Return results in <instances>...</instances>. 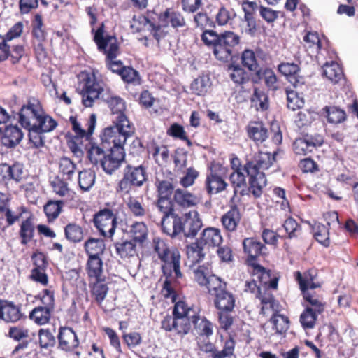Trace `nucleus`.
<instances>
[{
  "label": "nucleus",
  "mask_w": 358,
  "mask_h": 358,
  "mask_svg": "<svg viewBox=\"0 0 358 358\" xmlns=\"http://www.w3.org/2000/svg\"><path fill=\"white\" fill-rule=\"evenodd\" d=\"M134 133L135 128L127 117L120 115L115 122V125L104 129L101 136L103 142L107 143L108 149L106 150L109 151L108 155L122 163L125 159L124 145Z\"/></svg>",
  "instance_id": "f257e3e1"
},
{
  "label": "nucleus",
  "mask_w": 358,
  "mask_h": 358,
  "mask_svg": "<svg viewBox=\"0 0 358 358\" xmlns=\"http://www.w3.org/2000/svg\"><path fill=\"white\" fill-rule=\"evenodd\" d=\"M16 115L24 128L46 129L48 125L57 126V122L45 112L41 102L34 98L29 99L17 113L12 111L9 115L1 108V123L10 121L11 118L15 119Z\"/></svg>",
  "instance_id": "f03ea898"
},
{
  "label": "nucleus",
  "mask_w": 358,
  "mask_h": 358,
  "mask_svg": "<svg viewBox=\"0 0 358 358\" xmlns=\"http://www.w3.org/2000/svg\"><path fill=\"white\" fill-rule=\"evenodd\" d=\"M276 154L258 152L244 165L243 170L249 176V190L256 198L261 196L263 188L266 185L267 181L264 171L272 166L275 160Z\"/></svg>",
  "instance_id": "7ed1b4c3"
},
{
  "label": "nucleus",
  "mask_w": 358,
  "mask_h": 358,
  "mask_svg": "<svg viewBox=\"0 0 358 358\" xmlns=\"http://www.w3.org/2000/svg\"><path fill=\"white\" fill-rule=\"evenodd\" d=\"M196 312L187 306L185 302L176 303L173 310V317L166 316L161 322V327L166 331H175L183 336L191 330L190 320Z\"/></svg>",
  "instance_id": "20e7f679"
},
{
  "label": "nucleus",
  "mask_w": 358,
  "mask_h": 358,
  "mask_svg": "<svg viewBox=\"0 0 358 358\" xmlns=\"http://www.w3.org/2000/svg\"><path fill=\"white\" fill-rule=\"evenodd\" d=\"M153 248L158 258L164 264L162 269L164 275L171 276L173 271L177 278H180L182 274L180 271V254L178 250L170 247L165 241L159 238L153 239Z\"/></svg>",
  "instance_id": "39448f33"
},
{
  "label": "nucleus",
  "mask_w": 358,
  "mask_h": 358,
  "mask_svg": "<svg viewBox=\"0 0 358 358\" xmlns=\"http://www.w3.org/2000/svg\"><path fill=\"white\" fill-rule=\"evenodd\" d=\"M148 180L146 168L143 165L127 164L122 170L117 192L129 194L134 189L141 187Z\"/></svg>",
  "instance_id": "423d86ee"
},
{
  "label": "nucleus",
  "mask_w": 358,
  "mask_h": 358,
  "mask_svg": "<svg viewBox=\"0 0 358 358\" xmlns=\"http://www.w3.org/2000/svg\"><path fill=\"white\" fill-rule=\"evenodd\" d=\"M79 79L82 103L85 107H91L104 92L105 84L94 74L81 73Z\"/></svg>",
  "instance_id": "0eeeda50"
},
{
  "label": "nucleus",
  "mask_w": 358,
  "mask_h": 358,
  "mask_svg": "<svg viewBox=\"0 0 358 358\" xmlns=\"http://www.w3.org/2000/svg\"><path fill=\"white\" fill-rule=\"evenodd\" d=\"M296 280L303 292L304 299L308 303L305 308H309L314 311L322 313L324 309V304L308 292L309 289H313L320 286L319 284L314 282L313 275L310 272H306L301 275L298 271L296 272Z\"/></svg>",
  "instance_id": "6e6552de"
},
{
  "label": "nucleus",
  "mask_w": 358,
  "mask_h": 358,
  "mask_svg": "<svg viewBox=\"0 0 358 358\" xmlns=\"http://www.w3.org/2000/svg\"><path fill=\"white\" fill-rule=\"evenodd\" d=\"M117 216V213L108 208L101 210L94 215V226L106 238H112L115 234Z\"/></svg>",
  "instance_id": "1a4fd4ad"
},
{
  "label": "nucleus",
  "mask_w": 358,
  "mask_h": 358,
  "mask_svg": "<svg viewBox=\"0 0 358 358\" xmlns=\"http://www.w3.org/2000/svg\"><path fill=\"white\" fill-rule=\"evenodd\" d=\"M203 226L199 213L196 210L182 213L181 234L186 238H194Z\"/></svg>",
  "instance_id": "9d476101"
},
{
  "label": "nucleus",
  "mask_w": 358,
  "mask_h": 358,
  "mask_svg": "<svg viewBox=\"0 0 358 358\" xmlns=\"http://www.w3.org/2000/svg\"><path fill=\"white\" fill-rule=\"evenodd\" d=\"M323 138L320 134H306L301 138H296L293 143V150L296 155H306L316 147L321 146Z\"/></svg>",
  "instance_id": "9b49d317"
},
{
  "label": "nucleus",
  "mask_w": 358,
  "mask_h": 358,
  "mask_svg": "<svg viewBox=\"0 0 358 358\" xmlns=\"http://www.w3.org/2000/svg\"><path fill=\"white\" fill-rule=\"evenodd\" d=\"M115 38L111 36H103V24L95 31L94 40L100 51H104L106 54V59H114L117 56L118 45L116 43L112 42Z\"/></svg>",
  "instance_id": "f8f14e48"
},
{
  "label": "nucleus",
  "mask_w": 358,
  "mask_h": 358,
  "mask_svg": "<svg viewBox=\"0 0 358 358\" xmlns=\"http://www.w3.org/2000/svg\"><path fill=\"white\" fill-rule=\"evenodd\" d=\"M181 217L175 212L163 215L161 221V227L163 233L171 238L181 234Z\"/></svg>",
  "instance_id": "ddd939ff"
},
{
  "label": "nucleus",
  "mask_w": 358,
  "mask_h": 358,
  "mask_svg": "<svg viewBox=\"0 0 358 358\" xmlns=\"http://www.w3.org/2000/svg\"><path fill=\"white\" fill-rule=\"evenodd\" d=\"M69 122L71 124L72 130L75 133V138L77 140L80 138H86L88 140L94 133L96 123V116L94 113L90 115L85 125L87 129L82 127L81 124L78 121L76 116H71L69 117Z\"/></svg>",
  "instance_id": "4468645a"
},
{
  "label": "nucleus",
  "mask_w": 358,
  "mask_h": 358,
  "mask_svg": "<svg viewBox=\"0 0 358 358\" xmlns=\"http://www.w3.org/2000/svg\"><path fill=\"white\" fill-rule=\"evenodd\" d=\"M216 166H212L210 172L207 175L205 186L208 194H216L224 190L227 186V183L222 177L216 171Z\"/></svg>",
  "instance_id": "2eb2a0df"
},
{
  "label": "nucleus",
  "mask_w": 358,
  "mask_h": 358,
  "mask_svg": "<svg viewBox=\"0 0 358 358\" xmlns=\"http://www.w3.org/2000/svg\"><path fill=\"white\" fill-rule=\"evenodd\" d=\"M59 347L65 351H71L79 345L78 336L70 327H61L58 335Z\"/></svg>",
  "instance_id": "dca6fc26"
},
{
  "label": "nucleus",
  "mask_w": 358,
  "mask_h": 358,
  "mask_svg": "<svg viewBox=\"0 0 358 358\" xmlns=\"http://www.w3.org/2000/svg\"><path fill=\"white\" fill-rule=\"evenodd\" d=\"M23 138L21 129L17 125H8L1 131V144L7 148H15Z\"/></svg>",
  "instance_id": "f3484780"
},
{
  "label": "nucleus",
  "mask_w": 358,
  "mask_h": 358,
  "mask_svg": "<svg viewBox=\"0 0 358 358\" xmlns=\"http://www.w3.org/2000/svg\"><path fill=\"white\" fill-rule=\"evenodd\" d=\"M198 239L208 251L211 248L219 246L223 240L220 230L215 227H208L203 229Z\"/></svg>",
  "instance_id": "a211bd4d"
},
{
  "label": "nucleus",
  "mask_w": 358,
  "mask_h": 358,
  "mask_svg": "<svg viewBox=\"0 0 358 358\" xmlns=\"http://www.w3.org/2000/svg\"><path fill=\"white\" fill-rule=\"evenodd\" d=\"M24 317L20 306L13 302L1 300V320L6 322L15 323Z\"/></svg>",
  "instance_id": "6ab92c4d"
},
{
  "label": "nucleus",
  "mask_w": 358,
  "mask_h": 358,
  "mask_svg": "<svg viewBox=\"0 0 358 358\" xmlns=\"http://www.w3.org/2000/svg\"><path fill=\"white\" fill-rule=\"evenodd\" d=\"M243 246L244 252L248 255L250 260H255L267 252V248L265 245L253 238H245L243 241Z\"/></svg>",
  "instance_id": "aec40b11"
},
{
  "label": "nucleus",
  "mask_w": 358,
  "mask_h": 358,
  "mask_svg": "<svg viewBox=\"0 0 358 358\" xmlns=\"http://www.w3.org/2000/svg\"><path fill=\"white\" fill-rule=\"evenodd\" d=\"M24 212V207L12 206L8 201L3 202L1 199V219L6 220L7 227L12 226L18 221Z\"/></svg>",
  "instance_id": "412c9836"
},
{
  "label": "nucleus",
  "mask_w": 358,
  "mask_h": 358,
  "mask_svg": "<svg viewBox=\"0 0 358 358\" xmlns=\"http://www.w3.org/2000/svg\"><path fill=\"white\" fill-rule=\"evenodd\" d=\"M87 157L90 162L94 165L101 164L103 157L106 155L105 150L108 149L107 143L101 140V145L96 143L90 142L86 145Z\"/></svg>",
  "instance_id": "4be33fe9"
},
{
  "label": "nucleus",
  "mask_w": 358,
  "mask_h": 358,
  "mask_svg": "<svg viewBox=\"0 0 358 358\" xmlns=\"http://www.w3.org/2000/svg\"><path fill=\"white\" fill-rule=\"evenodd\" d=\"M261 80H264L269 90L275 91L278 89L277 77L270 68L259 69L252 78V80L255 83H258Z\"/></svg>",
  "instance_id": "5701e85b"
},
{
  "label": "nucleus",
  "mask_w": 358,
  "mask_h": 358,
  "mask_svg": "<svg viewBox=\"0 0 358 358\" xmlns=\"http://www.w3.org/2000/svg\"><path fill=\"white\" fill-rule=\"evenodd\" d=\"M22 23L20 22H17L10 29L3 38L1 41V61L8 59V55L10 52V45H8L7 42L19 37L22 32Z\"/></svg>",
  "instance_id": "b1692460"
},
{
  "label": "nucleus",
  "mask_w": 358,
  "mask_h": 358,
  "mask_svg": "<svg viewBox=\"0 0 358 358\" xmlns=\"http://www.w3.org/2000/svg\"><path fill=\"white\" fill-rule=\"evenodd\" d=\"M24 166L22 164L15 162L12 165L1 164V176L4 180H13L17 182L22 179Z\"/></svg>",
  "instance_id": "393cba45"
},
{
  "label": "nucleus",
  "mask_w": 358,
  "mask_h": 358,
  "mask_svg": "<svg viewBox=\"0 0 358 358\" xmlns=\"http://www.w3.org/2000/svg\"><path fill=\"white\" fill-rule=\"evenodd\" d=\"M248 136L257 145L262 143L268 138V129L262 122H250L247 128Z\"/></svg>",
  "instance_id": "a878e982"
},
{
  "label": "nucleus",
  "mask_w": 358,
  "mask_h": 358,
  "mask_svg": "<svg viewBox=\"0 0 358 358\" xmlns=\"http://www.w3.org/2000/svg\"><path fill=\"white\" fill-rule=\"evenodd\" d=\"M215 307L222 311H231L234 307L235 299L231 293L225 289H220L215 294Z\"/></svg>",
  "instance_id": "bb28decb"
},
{
  "label": "nucleus",
  "mask_w": 358,
  "mask_h": 358,
  "mask_svg": "<svg viewBox=\"0 0 358 358\" xmlns=\"http://www.w3.org/2000/svg\"><path fill=\"white\" fill-rule=\"evenodd\" d=\"M207 251L206 248L200 243L198 238L195 242L186 245L187 258L193 264L201 262L204 259Z\"/></svg>",
  "instance_id": "cd10ccee"
},
{
  "label": "nucleus",
  "mask_w": 358,
  "mask_h": 358,
  "mask_svg": "<svg viewBox=\"0 0 358 358\" xmlns=\"http://www.w3.org/2000/svg\"><path fill=\"white\" fill-rule=\"evenodd\" d=\"M85 270L90 278L100 280L103 273V262L101 257H87Z\"/></svg>",
  "instance_id": "c85d7f7f"
},
{
  "label": "nucleus",
  "mask_w": 358,
  "mask_h": 358,
  "mask_svg": "<svg viewBox=\"0 0 358 358\" xmlns=\"http://www.w3.org/2000/svg\"><path fill=\"white\" fill-rule=\"evenodd\" d=\"M173 199L179 206L182 208H190L197 203V198L194 194L180 188L175 190Z\"/></svg>",
  "instance_id": "c756f323"
},
{
  "label": "nucleus",
  "mask_w": 358,
  "mask_h": 358,
  "mask_svg": "<svg viewBox=\"0 0 358 358\" xmlns=\"http://www.w3.org/2000/svg\"><path fill=\"white\" fill-rule=\"evenodd\" d=\"M241 220L240 212L237 207L234 206L222 217V224L228 231H234Z\"/></svg>",
  "instance_id": "7c9ffc66"
},
{
  "label": "nucleus",
  "mask_w": 358,
  "mask_h": 358,
  "mask_svg": "<svg viewBox=\"0 0 358 358\" xmlns=\"http://www.w3.org/2000/svg\"><path fill=\"white\" fill-rule=\"evenodd\" d=\"M131 28L135 31L139 32L145 29L146 27L149 29H151L154 31L153 36L159 41L160 36L157 34V31L160 29L159 26H155L148 17L144 15H134L133 17V22L131 25Z\"/></svg>",
  "instance_id": "2f4dec72"
},
{
  "label": "nucleus",
  "mask_w": 358,
  "mask_h": 358,
  "mask_svg": "<svg viewBox=\"0 0 358 358\" xmlns=\"http://www.w3.org/2000/svg\"><path fill=\"white\" fill-rule=\"evenodd\" d=\"M278 71L286 76L295 87L303 84V82L298 78L299 67L297 64L294 63H282L278 66Z\"/></svg>",
  "instance_id": "473e14b6"
},
{
  "label": "nucleus",
  "mask_w": 358,
  "mask_h": 358,
  "mask_svg": "<svg viewBox=\"0 0 358 358\" xmlns=\"http://www.w3.org/2000/svg\"><path fill=\"white\" fill-rule=\"evenodd\" d=\"M57 126L48 125L45 128L35 129V128H25L29 131V142L33 144L36 148L43 147L45 145L43 133L50 132L53 131Z\"/></svg>",
  "instance_id": "72a5a7b5"
},
{
  "label": "nucleus",
  "mask_w": 358,
  "mask_h": 358,
  "mask_svg": "<svg viewBox=\"0 0 358 358\" xmlns=\"http://www.w3.org/2000/svg\"><path fill=\"white\" fill-rule=\"evenodd\" d=\"M322 75L332 83H338L343 78V72L341 67L337 62H327L322 67Z\"/></svg>",
  "instance_id": "f704fd0d"
},
{
  "label": "nucleus",
  "mask_w": 358,
  "mask_h": 358,
  "mask_svg": "<svg viewBox=\"0 0 358 358\" xmlns=\"http://www.w3.org/2000/svg\"><path fill=\"white\" fill-rule=\"evenodd\" d=\"M84 248L87 257H102L105 250V243L101 239L90 238L85 241Z\"/></svg>",
  "instance_id": "c9c22d12"
},
{
  "label": "nucleus",
  "mask_w": 358,
  "mask_h": 358,
  "mask_svg": "<svg viewBox=\"0 0 358 358\" xmlns=\"http://www.w3.org/2000/svg\"><path fill=\"white\" fill-rule=\"evenodd\" d=\"M190 322L191 325L193 324L197 334L206 336L212 335V324L205 317H201L197 313L192 317Z\"/></svg>",
  "instance_id": "e433bc0d"
},
{
  "label": "nucleus",
  "mask_w": 358,
  "mask_h": 358,
  "mask_svg": "<svg viewBox=\"0 0 358 358\" xmlns=\"http://www.w3.org/2000/svg\"><path fill=\"white\" fill-rule=\"evenodd\" d=\"M236 14L234 9L227 8L222 5L218 9L215 14V25L225 26L228 24H231L234 19L236 17Z\"/></svg>",
  "instance_id": "4c0bfd02"
},
{
  "label": "nucleus",
  "mask_w": 358,
  "mask_h": 358,
  "mask_svg": "<svg viewBox=\"0 0 358 358\" xmlns=\"http://www.w3.org/2000/svg\"><path fill=\"white\" fill-rule=\"evenodd\" d=\"M322 111L325 114L327 121L329 123L340 124L344 122L346 119L345 112L334 106H326L323 108Z\"/></svg>",
  "instance_id": "58836bf2"
},
{
  "label": "nucleus",
  "mask_w": 358,
  "mask_h": 358,
  "mask_svg": "<svg viewBox=\"0 0 358 358\" xmlns=\"http://www.w3.org/2000/svg\"><path fill=\"white\" fill-rule=\"evenodd\" d=\"M148 229L146 224L143 222H134L129 229L132 241L143 243L148 237Z\"/></svg>",
  "instance_id": "ea45409f"
},
{
  "label": "nucleus",
  "mask_w": 358,
  "mask_h": 358,
  "mask_svg": "<svg viewBox=\"0 0 358 358\" xmlns=\"http://www.w3.org/2000/svg\"><path fill=\"white\" fill-rule=\"evenodd\" d=\"M52 312L39 306L31 310L29 314V318L35 323L43 325L49 322Z\"/></svg>",
  "instance_id": "a19ab883"
},
{
  "label": "nucleus",
  "mask_w": 358,
  "mask_h": 358,
  "mask_svg": "<svg viewBox=\"0 0 358 358\" xmlns=\"http://www.w3.org/2000/svg\"><path fill=\"white\" fill-rule=\"evenodd\" d=\"M193 21L195 24V27L202 31L208 29L215 28V22L206 12L201 11L196 13L194 15Z\"/></svg>",
  "instance_id": "79ce46f5"
},
{
  "label": "nucleus",
  "mask_w": 358,
  "mask_h": 358,
  "mask_svg": "<svg viewBox=\"0 0 358 358\" xmlns=\"http://www.w3.org/2000/svg\"><path fill=\"white\" fill-rule=\"evenodd\" d=\"M136 242L132 240L115 243L117 255L121 258L134 257L136 254Z\"/></svg>",
  "instance_id": "37998d69"
},
{
  "label": "nucleus",
  "mask_w": 358,
  "mask_h": 358,
  "mask_svg": "<svg viewBox=\"0 0 358 358\" xmlns=\"http://www.w3.org/2000/svg\"><path fill=\"white\" fill-rule=\"evenodd\" d=\"M65 238L71 243H79L83 239V230L76 223H69L64 227Z\"/></svg>",
  "instance_id": "c03bdc74"
},
{
  "label": "nucleus",
  "mask_w": 358,
  "mask_h": 358,
  "mask_svg": "<svg viewBox=\"0 0 358 358\" xmlns=\"http://www.w3.org/2000/svg\"><path fill=\"white\" fill-rule=\"evenodd\" d=\"M34 227L33 219L29 217L22 221L20 225V236L21 238V243L27 245L34 237Z\"/></svg>",
  "instance_id": "a18cd8bd"
},
{
  "label": "nucleus",
  "mask_w": 358,
  "mask_h": 358,
  "mask_svg": "<svg viewBox=\"0 0 358 358\" xmlns=\"http://www.w3.org/2000/svg\"><path fill=\"white\" fill-rule=\"evenodd\" d=\"M320 314H321V313L314 311L309 308H305L299 318L302 327L304 329L314 328L317 318Z\"/></svg>",
  "instance_id": "49530a36"
},
{
  "label": "nucleus",
  "mask_w": 358,
  "mask_h": 358,
  "mask_svg": "<svg viewBox=\"0 0 358 358\" xmlns=\"http://www.w3.org/2000/svg\"><path fill=\"white\" fill-rule=\"evenodd\" d=\"M108 292V287L104 282V278H101L100 280H96L92 287V294L94 296L96 301L99 304L106 299Z\"/></svg>",
  "instance_id": "de8ad7c7"
},
{
  "label": "nucleus",
  "mask_w": 358,
  "mask_h": 358,
  "mask_svg": "<svg viewBox=\"0 0 358 358\" xmlns=\"http://www.w3.org/2000/svg\"><path fill=\"white\" fill-rule=\"evenodd\" d=\"M95 173L91 170L80 171L78 174V184L83 191H89L95 182Z\"/></svg>",
  "instance_id": "09e8293b"
},
{
  "label": "nucleus",
  "mask_w": 358,
  "mask_h": 358,
  "mask_svg": "<svg viewBox=\"0 0 358 358\" xmlns=\"http://www.w3.org/2000/svg\"><path fill=\"white\" fill-rule=\"evenodd\" d=\"M64 203L61 201H49L44 206V213L49 222L54 221L60 214Z\"/></svg>",
  "instance_id": "8fccbe9b"
},
{
  "label": "nucleus",
  "mask_w": 358,
  "mask_h": 358,
  "mask_svg": "<svg viewBox=\"0 0 358 358\" xmlns=\"http://www.w3.org/2000/svg\"><path fill=\"white\" fill-rule=\"evenodd\" d=\"M210 86V79L206 76H200L193 80L190 88L193 93L201 96L208 92Z\"/></svg>",
  "instance_id": "3c124183"
},
{
  "label": "nucleus",
  "mask_w": 358,
  "mask_h": 358,
  "mask_svg": "<svg viewBox=\"0 0 358 358\" xmlns=\"http://www.w3.org/2000/svg\"><path fill=\"white\" fill-rule=\"evenodd\" d=\"M76 165L69 158L62 157L59 160V173L64 176L65 180H71L75 174Z\"/></svg>",
  "instance_id": "603ef678"
},
{
  "label": "nucleus",
  "mask_w": 358,
  "mask_h": 358,
  "mask_svg": "<svg viewBox=\"0 0 358 358\" xmlns=\"http://www.w3.org/2000/svg\"><path fill=\"white\" fill-rule=\"evenodd\" d=\"M229 77L236 84H243L248 80V73L239 65L231 64L228 66Z\"/></svg>",
  "instance_id": "864d4df0"
},
{
  "label": "nucleus",
  "mask_w": 358,
  "mask_h": 358,
  "mask_svg": "<svg viewBox=\"0 0 358 358\" xmlns=\"http://www.w3.org/2000/svg\"><path fill=\"white\" fill-rule=\"evenodd\" d=\"M241 62L243 66L250 71H259V64L254 51L252 50H245L242 52Z\"/></svg>",
  "instance_id": "5fc2aeb1"
},
{
  "label": "nucleus",
  "mask_w": 358,
  "mask_h": 358,
  "mask_svg": "<svg viewBox=\"0 0 358 358\" xmlns=\"http://www.w3.org/2000/svg\"><path fill=\"white\" fill-rule=\"evenodd\" d=\"M240 42V37L233 31H227L220 34L218 43L222 44L231 50Z\"/></svg>",
  "instance_id": "6e6d98bb"
},
{
  "label": "nucleus",
  "mask_w": 358,
  "mask_h": 358,
  "mask_svg": "<svg viewBox=\"0 0 358 358\" xmlns=\"http://www.w3.org/2000/svg\"><path fill=\"white\" fill-rule=\"evenodd\" d=\"M171 26L175 29L182 28L186 26V21L182 14L178 11L167 10L164 13Z\"/></svg>",
  "instance_id": "4d7b16f0"
},
{
  "label": "nucleus",
  "mask_w": 358,
  "mask_h": 358,
  "mask_svg": "<svg viewBox=\"0 0 358 358\" xmlns=\"http://www.w3.org/2000/svg\"><path fill=\"white\" fill-rule=\"evenodd\" d=\"M102 98L108 103L110 107L111 108L113 113H116L117 115V117H115V120H114L113 122V125H115V122L117 121V118L120 115H123L126 117V115L122 113V111L125 108L124 102L123 99L116 96H108L106 98H104L103 96Z\"/></svg>",
  "instance_id": "13d9d810"
},
{
  "label": "nucleus",
  "mask_w": 358,
  "mask_h": 358,
  "mask_svg": "<svg viewBox=\"0 0 358 358\" xmlns=\"http://www.w3.org/2000/svg\"><path fill=\"white\" fill-rule=\"evenodd\" d=\"M270 322L273 324V328L277 334L285 333L289 329V319L282 315H273Z\"/></svg>",
  "instance_id": "bf43d9fd"
},
{
  "label": "nucleus",
  "mask_w": 358,
  "mask_h": 358,
  "mask_svg": "<svg viewBox=\"0 0 358 358\" xmlns=\"http://www.w3.org/2000/svg\"><path fill=\"white\" fill-rule=\"evenodd\" d=\"M282 227L287 234V238L289 239L296 238L301 230V227L299 223L291 217H288L284 222Z\"/></svg>",
  "instance_id": "052dcab7"
},
{
  "label": "nucleus",
  "mask_w": 358,
  "mask_h": 358,
  "mask_svg": "<svg viewBox=\"0 0 358 358\" xmlns=\"http://www.w3.org/2000/svg\"><path fill=\"white\" fill-rule=\"evenodd\" d=\"M313 234L317 241L324 246H329V231L325 225L322 224H316L313 228Z\"/></svg>",
  "instance_id": "680f3d73"
},
{
  "label": "nucleus",
  "mask_w": 358,
  "mask_h": 358,
  "mask_svg": "<svg viewBox=\"0 0 358 358\" xmlns=\"http://www.w3.org/2000/svg\"><path fill=\"white\" fill-rule=\"evenodd\" d=\"M230 182L234 188V194L237 193L238 188H244L246 187L245 176L239 169L234 171L229 177Z\"/></svg>",
  "instance_id": "e2e57ef3"
},
{
  "label": "nucleus",
  "mask_w": 358,
  "mask_h": 358,
  "mask_svg": "<svg viewBox=\"0 0 358 358\" xmlns=\"http://www.w3.org/2000/svg\"><path fill=\"white\" fill-rule=\"evenodd\" d=\"M213 52L217 59L222 62H228L232 57V50L217 43L213 48Z\"/></svg>",
  "instance_id": "0e129e2a"
},
{
  "label": "nucleus",
  "mask_w": 358,
  "mask_h": 358,
  "mask_svg": "<svg viewBox=\"0 0 358 358\" xmlns=\"http://www.w3.org/2000/svg\"><path fill=\"white\" fill-rule=\"evenodd\" d=\"M157 197H171L174 187L169 180H160L156 182Z\"/></svg>",
  "instance_id": "69168bd1"
},
{
  "label": "nucleus",
  "mask_w": 358,
  "mask_h": 358,
  "mask_svg": "<svg viewBox=\"0 0 358 358\" xmlns=\"http://www.w3.org/2000/svg\"><path fill=\"white\" fill-rule=\"evenodd\" d=\"M121 164L117 159L113 158L106 153L103 161H101V166L106 173L112 174L120 166Z\"/></svg>",
  "instance_id": "338daca9"
},
{
  "label": "nucleus",
  "mask_w": 358,
  "mask_h": 358,
  "mask_svg": "<svg viewBox=\"0 0 358 358\" xmlns=\"http://www.w3.org/2000/svg\"><path fill=\"white\" fill-rule=\"evenodd\" d=\"M39 344L43 348L52 347L55 343L54 335L49 329H41L38 331Z\"/></svg>",
  "instance_id": "774afa93"
}]
</instances>
